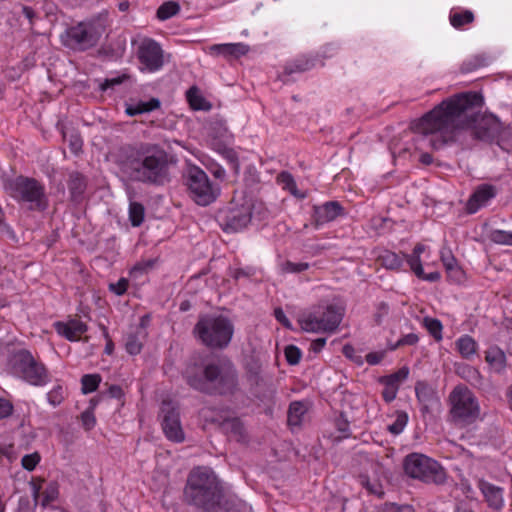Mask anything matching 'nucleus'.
I'll return each mask as SVG.
<instances>
[{
    "instance_id": "f257e3e1",
    "label": "nucleus",
    "mask_w": 512,
    "mask_h": 512,
    "mask_svg": "<svg viewBox=\"0 0 512 512\" xmlns=\"http://www.w3.org/2000/svg\"><path fill=\"white\" fill-rule=\"evenodd\" d=\"M483 104L476 92L454 95L435 106L412 123V130L429 137L433 149H440L457 140L463 129L472 128L471 135L480 140L492 139L499 132V122L493 116H481L475 111Z\"/></svg>"
},
{
    "instance_id": "f03ea898",
    "label": "nucleus",
    "mask_w": 512,
    "mask_h": 512,
    "mask_svg": "<svg viewBox=\"0 0 512 512\" xmlns=\"http://www.w3.org/2000/svg\"><path fill=\"white\" fill-rule=\"evenodd\" d=\"M119 168L131 181L163 186L170 181L167 154L164 150L140 146L128 147L119 159Z\"/></svg>"
},
{
    "instance_id": "7ed1b4c3",
    "label": "nucleus",
    "mask_w": 512,
    "mask_h": 512,
    "mask_svg": "<svg viewBox=\"0 0 512 512\" xmlns=\"http://www.w3.org/2000/svg\"><path fill=\"white\" fill-rule=\"evenodd\" d=\"M183 376L191 388L208 395H234L239 391L238 371L227 358L188 366Z\"/></svg>"
},
{
    "instance_id": "20e7f679",
    "label": "nucleus",
    "mask_w": 512,
    "mask_h": 512,
    "mask_svg": "<svg viewBox=\"0 0 512 512\" xmlns=\"http://www.w3.org/2000/svg\"><path fill=\"white\" fill-rule=\"evenodd\" d=\"M222 494L221 483L211 468L198 466L188 474L184 487V498L187 504L205 512L214 507V503L219 501Z\"/></svg>"
},
{
    "instance_id": "39448f33",
    "label": "nucleus",
    "mask_w": 512,
    "mask_h": 512,
    "mask_svg": "<svg viewBox=\"0 0 512 512\" xmlns=\"http://www.w3.org/2000/svg\"><path fill=\"white\" fill-rule=\"evenodd\" d=\"M193 335L207 348L223 350L231 343L234 324L223 315H202L193 328Z\"/></svg>"
},
{
    "instance_id": "423d86ee",
    "label": "nucleus",
    "mask_w": 512,
    "mask_h": 512,
    "mask_svg": "<svg viewBox=\"0 0 512 512\" xmlns=\"http://www.w3.org/2000/svg\"><path fill=\"white\" fill-rule=\"evenodd\" d=\"M4 188L17 202L27 203L30 210L44 211L48 207L45 187L34 178L17 176L7 180Z\"/></svg>"
},
{
    "instance_id": "0eeeda50",
    "label": "nucleus",
    "mask_w": 512,
    "mask_h": 512,
    "mask_svg": "<svg viewBox=\"0 0 512 512\" xmlns=\"http://www.w3.org/2000/svg\"><path fill=\"white\" fill-rule=\"evenodd\" d=\"M343 318V309L335 304L322 303L309 312L302 313L298 322L306 332L333 333L339 327Z\"/></svg>"
},
{
    "instance_id": "6e6552de",
    "label": "nucleus",
    "mask_w": 512,
    "mask_h": 512,
    "mask_svg": "<svg viewBox=\"0 0 512 512\" xmlns=\"http://www.w3.org/2000/svg\"><path fill=\"white\" fill-rule=\"evenodd\" d=\"M450 417L456 424L470 425L480 417V405L475 394L464 385H457L449 394Z\"/></svg>"
},
{
    "instance_id": "1a4fd4ad",
    "label": "nucleus",
    "mask_w": 512,
    "mask_h": 512,
    "mask_svg": "<svg viewBox=\"0 0 512 512\" xmlns=\"http://www.w3.org/2000/svg\"><path fill=\"white\" fill-rule=\"evenodd\" d=\"M405 474L424 483L443 484L446 473L443 467L434 459L421 454L410 453L403 460Z\"/></svg>"
},
{
    "instance_id": "9d476101",
    "label": "nucleus",
    "mask_w": 512,
    "mask_h": 512,
    "mask_svg": "<svg viewBox=\"0 0 512 512\" xmlns=\"http://www.w3.org/2000/svg\"><path fill=\"white\" fill-rule=\"evenodd\" d=\"M10 365L15 375L31 385L44 386L49 382L45 365L26 349L15 351L10 357Z\"/></svg>"
},
{
    "instance_id": "9b49d317",
    "label": "nucleus",
    "mask_w": 512,
    "mask_h": 512,
    "mask_svg": "<svg viewBox=\"0 0 512 512\" xmlns=\"http://www.w3.org/2000/svg\"><path fill=\"white\" fill-rule=\"evenodd\" d=\"M189 196L198 205L207 206L220 195L219 185L213 183L208 175L197 166H189L183 174Z\"/></svg>"
},
{
    "instance_id": "f8f14e48",
    "label": "nucleus",
    "mask_w": 512,
    "mask_h": 512,
    "mask_svg": "<svg viewBox=\"0 0 512 512\" xmlns=\"http://www.w3.org/2000/svg\"><path fill=\"white\" fill-rule=\"evenodd\" d=\"M103 33V27L94 22H80L66 29L61 39L66 47L84 51L97 45Z\"/></svg>"
},
{
    "instance_id": "ddd939ff",
    "label": "nucleus",
    "mask_w": 512,
    "mask_h": 512,
    "mask_svg": "<svg viewBox=\"0 0 512 512\" xmlns=\"http://www.w3.org/2000/svg\"><path fill=\"white\" fill-rule=\"evenodd\" d=\"M252 204L245 202L241 205L230 203L217 214V221L224 232L235 233L243 230L251 222Z\"/></svg>"
},
{
    "instance_id": "4468645a",
    "label": "nucleus",
    "mask_w": 512,
    "mask_h": 512,
    "mask_svg": "<svg viewBox=\"0 0 512 512\" xmlns=\"http://www.w3.org/2000/svg\"><path fill=\"white\" fill-rule=\"evenodd\" d=\"M163 414L162 429L165 436L173 442L180 443L184 441L185 436L180 422L179 412L170 402H163L161 406Z\"/></svg>"
},
{
    "instance_id": "2eb2a0df",
    "label": "nucleus",
    "mask_w": 512,
    "mask_h": 512,
    "mask_svg": "<svg viewBox=\"0 0 512 512\" xmlns=\"http://www.w3.org/2000/svg\"><path fill=\"white\" fill-rule=\"evenodd\" d=\"M140 63L150 72L159 70L163 66V51L160 45L153 40L142 42L138 49Z\"/></svg>"
},
{
    "instance_id": "dca6fc26",
    "label": "nucleus",
    "mask_w": 512,
    "mask_h": 512,
    "mask_svg": "<svg viewBox=\"0 0 512 512\" xmlns=\"http://www.w3.org/2000/svg\"><path fill=\"white\" fill-rule=\"evenodd\" d=\"M496 195L497 189L491 184L477 186L466 203V212L468 214L476 213L479 209L485 207Z\"/></svg>"
},
{
    "instance_id": "f3484780",
    "label": "nucleus",
    "mask_w": 512,
    "mask_h": 512,
    "mask_svg": "<svg viewBox=\"0 0 512 512\" xmlns=\"http://www.w3.org/2000/svg\"><path fill=\"white\" fill-rule=\"evenodd\" d=\"M477 487L482 493L488 507L499 512L504 507V490L502 487L496 486L484 479H479Z\"/></svg>"
},
{
    "instance_id": "a211bd4d",
    "label": "nucleus",
    "mask_w": 512,
    "mask_h": 512,
    "mask_svg": "<svg viewBox=\"0 0 512 512\" xmlns=\"http://www.w3.org/2000/svg\"><path fill=\"white\" fill-rule=\"evenodd\" d=\"M313 220L316 227L335 220L344 214V208L338 201H327L313 207Z\"/></svg>"
},
{
    "instance_id": "6ab92c4d",
    "label": "nucleus",
    "mask_w": 512,
    "mask_h": 512,
    "mask_svg": "<svg viewBox=\"0 0 512 512\" xmlns=\"http://www.w3.org/2000/svg\"><path fill=\"white\" fill-rule=\"evenodd\" d=\"M415 393L423 414L430 413L434 407L440 404L436 390L424 381L416 383Z\"/></svg>"
},
{
    "instance_id": "aec40b11",
    "label": "nucleus",
    "mask_w": 512,
    "mask_h": 512,
    "mask_svg": "<svg viewBox=\"0 0 512 512\" xmlns=\"http://www.w3.org/2000/svg\"><path fill=\"white\" fill-rule=\"evenodd\" d=\"M55 329L57 333L69 341H76L87 331V325L80 320L72 319L68 322H56Z\"/></svg>"
},
{
    "instance_id": "412c9836",
    "label": "nucleus",
    "mask_w": 512,
    "mask_h": 512,
    "mask_svg": "<svg viewBox=\"0 0 512 512\" xmlns=\"http://www.w3.org/2000/svg\"><path fill=\"white\" fill-rule=\"evenodd\" d=\"M249 51V47L243 43L215 44L210 47V54L222 56L226 59L239 58Z\"/></svg>"
},
{
    "instance_id": "4be33fe9",
    "label": "nucleus",
    "mask_w": 512,
    "mask_h": 512,
    "mask_svg": "<svg viewBox=\"0 0 512 512\" xmlns=\"http://www.w3.org/2000/svg\"><path fill=\"white\" fill-rule=\"evenodd\" d=\"M222 431L236 442L246 441V431L243 423L237 417L224 419L220 425Z\"/></svg>"
},
{
    "instance_id": "5701e85b",
    "label": "nucleus",
    "mask_w": 512,
    "mask_h": 512,
    "mask_svg": "<svg viewBox=\"0 0 512 512\" xmlns=\"http://www.w3.org/2000/svg\"><path fill=\"white\" fill-rule=\"evenodd\" d=\"M245 510L246 504L241 499L222 494V496L219 497V501L214 503V507L205 512H244Z\"/></svg>"
},
{
    "instance_id": "b1692460",
    "label": "nucleus",
    "mask_w": 512,
    "mask_h": 512,
    "mask_svg": "<svg viewBox=\"0 0 512 512\" xmlns=\"http://www.w3.org/2000/svg\"><path fill=\"white\" fill-rule=\"evenodd\" d=\"M67 185L72 201L80 202L87 187L86 178L79 172H72Z\"/></svg>"
},
{
    "instance_id": "393cba45",
    "label": "nucleus",
    "mask_w": 512,
    "mask_h": 512,
    "mask_svg": "<svg viewBox=\"0 0 512 512\" xmlns=\"http://www.w3.org/2000/svg\"><path fill=\"white\" fill-rule=\"evenodd\" d=\"M485 360L496 373H502L506 368V355L497 346H492L485 352Z\"/></svg>"
},
{
    "instance_id": "a878e982",
    "label": "nucleus",
    "mask_w": 512,
    "mask_h": 512,
    "mask_svg": "<svg viewBox=\"0 0 512 512\" xmlns=\"http://www.w3.org/2000/svg\"><path fill=\"white\" fill-rule=\"evenodd\" d=\"M308 411V403L304 401H293L288 408L287 421L290 426H300L303 417Z\"/></svg>"
},
{
    "instance_id": "bb28decb",
    "label": "nucleus",
    "mask_w": 512,
    "mask_h": 512,
    "mask_svg": "<svg viewBox=\"0 0 512 512\" xmlns=\"http://www.w3.org/2000/svg\"><path fill=\"white\" fill-rule=\"evenodd\" d=\"M161 103L158 98H151L149 101H139L136 104L126 107V114L133 117L143 113H149L160 107Z\"/></svg>"
},
{
    "instance_id": "cd10ccee",
    "label": "nucleus",
    "mask_w": 512,
    "mask_h": 512,
    "mask_svg": "<svg viewBox=\"0 0 512 512\" xmlns=\"http://www.w3.org/2000/svg\"><path fill=\"white\" fill-rule=\"evenodd\" d=\"M314 67V60L307 57H299L285 66L286 75L306 72Z\"/></svg>"
},
{
    "instance_id": "c85d7f7f",
    "label": "nucleus",
    "mask_w": 512,
    "mask_h": 512,
    "mask_svg": "<svg viewBox=\"0 0 512 512\" xmlns=\"http://www.w3.org/2000/svg\"><path fill=\"white\" fill-rule=\"evenodd\" d=\"M143 327L137 328L136 332L130 333L126 337L125 348L130 355H137L141 352L143 344L140 337H143Z\"/></svg>"
},
{
    "instance_id": "c756f323",
    "label": "nucleus",
    "mask_w": 512,
    "mask_h": 512,
    "mask_svg": "<svg viewBox=\"0 0 512 512\" xmlns=\"http://www.w3.org/2000/svg\"><path fill=\"white\" fill-rule=\"evenodd\" d=\"M456 347L458 352L464 358H470L477 351V343L469 335H463L456 341Z\"/></svg>"
},
{
    "instance_id": "7c9ffc66",
    "label": "nucleus",
    "mask_w": 512,
    "mask_h": 512,
    "mask_svg": "<svg viewBox=\"0 0 512 512\" xmlns=\"http://www.w3.org/2000/svg\"><path fill=\"white\" fill-rule=\"evenodd\" d=\"M246 377L251 387H259L264 384L261 375V365L257 361H251L246 366Z\"/></svg>"
},
{
    "instance_id": "2f4dec72",
    "label": "nucleus",
    "mask_w": 512,
    "mask_h": 512,
    "mask_svg": "<svg viewBox=\"0 0 512 512\" xmlns=\"http://www.w3.org/2000/svg\"><path fill=\"white\" fill-rule=\"evenodd\" d=\"M187 100L194 110H208L210 109V104L205 100V98L200 94L198 88L191 87L186 92Z\"/></svg>"
},
{
    "instance_id": "473e14b6",
    "label": "nucleus",
    "mask_w": 512,
    "mask_h": 512,
    "mask_svg": "<svg viewBox=\"0 0 512 512\" xmlns=\"http://www.w3.org/2000/svg\"><path fill=\"white\" fill-rule=\"evenodd\" d=\"M474 19V14L470 10L451 12L449 15L450 24L456 29H460L464 25L472 23Z\"/></svg>"
},
{
    "instance_id": "72a5a7b5",
    "label": "nucleus",
    "mask_w": 512,
    "mask_h": 512,
    "mask_svg": "<svg viewBox=\"0 0 512 512\" xmlns=\"http://www.w3.org/2000/svg\"><path fill=\"white\" fill-rule=\"evenodd\" d=\"M457 373L464 380H466L467 382L474 386H478L482 382V376L480 372L470 365H462L458 367Z\"/></svg>"
},
{
    "instance_id": "f704fd0d",
    "label": "nucleus",
    "mask_w": 512,
    "mask_h": 512,
    "mask_svg": "<svg viewBox=\"0 0 512 512\" xmlns=\"http://www.w3.org/2000/svg\"><path fill=\"white\" fill-rule=\"evenodd\" d=\"M145 217V208L142 203L131 201L129 204V221L133 227H139Z\"/></svg>"
},
{
    "instance_id": "c9c22d12",
    "label": "nucleus",
    "mask_w": 512,
    "mask_h": 512,
    "mask_svg": "<svg viewBox=\"0 0 512 512\" xmlns=\"http://www.w3.org/2000/svg\"><path fill=\"white\" fill-rule=\"evenodd\" d=\"M378 259L382 266L391 270L399 269L403 262L402 258L392 251L383 252Z\"/></svg>"
},
{
    "instance_id": "e433bc0d",
    "label": "nucleus",
    "mask_w": 512,
    "mask_h": 512,
    "mask_svg": "<svg viewBox=\"0 0 512 512\" xmlns=\"http://www.w3.org/2000/svg\"><path fill=\"white\" fill-rule=\"evenodd\" d=\"M180 11V5L175 1H167L164 2L158 9H157V18L159 20H167L176 14H178Z\"/></svg>"
},
{
    "instance_id": "4c0bfd02",
    "label": "nucleus",
    "mask_w": 512,
    "mask_h": 512,
    "mask_svg": "<svg viewBox=\"0 0 512 512\" xmlns=\"http://www.w3.org/2000/svg\"><path fill=\"white\" fill-rule=\"evenodd\" d=\"M99 374H85L81 378V390L83 394H89L97 390L101 383Z\"/></svg>"
},
{
    "instance_id": "58836bf2",
    "label": "nucleus",
    "mask_w": 512,
    "mask_h": 512,
    "mask_svg": "<svg viewBox=\"0 0 512 512\" xmlns=\"http://www.w3.org/2000/svg\"><path fill=\"white\" fill-rule=\"evenodd\" d=\"M424 326L435 340L440 341L442 339L443 326L440 320L436 318L425 317Z\"/></svg>"
},
{
    "instance_id": "ea45409f",
    "label": "nucleus",
    "mask_w": 512,
    "mask_h": 512,
    "mask_svg": "<svg viewBox=\"0 0 512 512\" xmlns=\"http://www.w3.org/2000/svg\"><path fill=\"white\" fill-rule=\"evenodd\" d=\"M489 239L496 244L512 245V232L495 229L490 232Z\"/></svg>"
},
{
    "instance_id": "a19ab883",
    "label": "nucleus",
    "mask_w": 512,
    "mask_h": 512,
    "mask_svg": "<svg viewBox=\"0 0 512 512\" xmlns=\"http://www.w3.org/2000/svg\"><path fill=\"white\" fill-rule=\"evenodd\" d=\"M379 382L384 385V389L382 391L383 399L387 403L392 402L396 398L399 387L383 377L380 378Z\"/></svg>"
},
{
    "instance_id": "79ce46f5",
    "label": "nucleus",
    "mask_w": 512,
    "mask_h": 512,
    "mask_svg": "<svg viewBox=\"0 0 512 512\" xmlns=\"http://www.w3.org/2000/svg\"><path fill=\"white\" fill-rule=\"evenodd\" d=\"M277 181L284 189H287L291 194L297 195V186L293 176L286 171L281 172L277 176Z\"/></svg>"
},
{
    "instance_id": "37998d69",
    "label": "nucleus",
    "mask_w": 512,
    "mask_h": 512,
    "mask_svg": "<svg viewBox=\"0 0 512 512\" xmlns=\"http://www.w3.org/2000/svg\"><path fill=\"white\" fill-rule=\"evenodd\" d=\"M419 337L415 333H409L402 336L397 342L389 344L388 348L391 351H394L403 346H414L418 343Z\"/></svg>"
},
{
    "instance_id": "c03bdc74",
    "label": "nucleus",
    "mask_w": 512,
    "mask_h": 512,
    "mask_svg": "<svg viewBox=\"0 0 512 512\" xmlns=\"http://www.w3.org/2000/svg\"><path fill=\"white\" fill-rule=\"evenodd\" d=\"M485 65L486 61L482 56H474L464 61L460 69L462 73H469Z\"/></svg>"
},
{
    "instance_id": "a18cd8bd",
    "label": "nucleus",
    "mask_w": 512,
    "mask_h": 512,
    "mask_svg": "<svg viewBox=\"0 0 512 512\" xmlns=\"http://www.w3.org/2000/svg\"><path fill=\"white\" fill-rule=\"evenodd\" d=\"M408 422V415L405 412H399L395 421L388 425V431L392 434H400Z\"/></svg>"
},
{
    "instance_id": "49530a36",
    "label": "nucleus",
    "mask_w": 512,
    "mask_h": 512,
    "mask_svg": "<svg viewBox=\"0 0 512 512\" xmlns=\"http://www.w3.org/2000/svg\"><path fill=\"white\" fill-rule=\"evenodd\" d=\"M65 398V389L61 385L55 386L50 392L47 394L48 402L53 405L57 406L62 403V401Z\"/></svg>"
},
{
    "instance_id": "de8ad7c7",
    "label": "nucleus",
    "mask_w": 512,
    "mask_h": 512,
    "mask_svg": "<svg viewBox=\"0 0 512 512\" xmlns=\"http://www.w3.org/2000/svg\"><path fill=\"white\" fill-rule=\"evenodd\" d=\"M284 354L286 361L290 365H297L300 362L302 356L301 350L295 345H288L284 350Z\"/></svg>"
},
{
    "instance_id": "09e8293b",
    "label": "nucleus",
    "mask_w": 512,
    "mask_h": 512,
    "mask_svg": "<svg viewBox=\"0 0 512 512\" xmlns=\"http://www.w3.org/2000/svg\"><path fill=\"white\" fill-rule=\"evenodd\" d=\"M403 256L406 259L407 263L409 264L411 270L415 273L416 276L423 275V267H422L420 256L415 255L413 253L403 254Z\"/></svg>"
},
{
    "instance_id": "8fccbe9b",
    "label": "nucleus",
    "mask_w": 512,
    "mask_h": 512,
    "mask_svg": "<svg viewBox=\"0 0 512 512\" xmlns=\"http://www.w3.org/2000/svg\"><path fill=\"white\" fill-rule=\"evenodd\" d=\"M309 268V264L306 262L294 263L286 261L281 265L283 273H301Z\"/></svg>"
},
{
    "instance_id": "3c124183",
    "label": "nucleus",
    "mask_w": 512,
    "mask_h": 512,
    "mask_svg": "<svg viewBox=\"0 0 512 512\" xmlns=\"http://www.w3.org/2000/svg\"><path fill=\"white\" fill-rule=\"evenodd\" d=\"M40 455L38 452L24 455L21 460L22 467L27 471H33L40 462Z\"/></svg>"
},
{
    "instance_id": "603ef678",
    "label": "nucleus",
    "mask_w": 512,
    "mask_h": 512,
    "mask_svg": "<svg viewBox=\"0 0 512 512\" xmlns=\"http://www.w3.org/2000/svg\"><path fill=\"white\" fill-rule=\"evenodd\" d=\"M408 375H409V369L407 367H402L398 371H396L390 375L383 376V378L396 384L399 387L400 383L403 382L404 380H406Z\"/></svg>"
},
{
    "instance_id": "864d4df0",
    "label": "nucleus",
    "mask_w": 512,
    "mask_h": 512,
    "mask_svg": "<svg viewBox=\"0 0 512 512\" xmlns=\"http://www.w3.org/2000/svg\"><path fill=\"white\" fill-rule=\"evenodd\" d=\"M389 314V305L386 302H380L376 306L374 313V322L377 325H381L384 318Z\"/></svg>"
},
{
    "instance_id": "5fc2aeb1",
    "label": "nucleus",
    "mask_w": 512,
    "mask_h": 512,
    "mask_svg": "<svg viewBox=\"0 0 512 512\" xmlns=\"http://www.w3.org/2000/svg\"><path fill=\"white\" fill-rule=\"evenodd\" d=\"M58 488L56 484H49V486L43 492L42 505L46 506L49 503L55 501L58 497Z\"/></svg>"
},
{
    "instance_id": "6e6d98bb",
    "label": "nucleus",
    "mask_w": 512,
    "mask_h": 512,
    "mask_svg": "<svg viewBox=\"0 0 512 512\" xmlns=\"http://www.w3.org/2000/svg\"><path fill=\"white\" fill-rule=\"evenodd\" d=\"M80 419L85 430H91L96 424V418L93 411L90 409H86L84 412H82Z\"/></svg>"
},
{
    "instance_id": "4d7b16f0",
    "label": "nucleus",
    "mask_w": 512,
    "mask_h": 512,
    "mask_svg": "<svg viewBox=\"0 0 512 512\" xmlns=\"http://www.w3.org/2000/svg\"><path fill=\"white\" fill-rule=\"evenodd\" d=\"M223 156L229 163L230 168L234 171V173L237 174L239 172V161L237 153L232 149H226L223 152Z\"/></svg>"
},
{
    "instance_id": "13d9d810",
    "label": "nucleus",
    "mask_w": 512,
    "mask_h": 512,
    "mask_svg": "<svg viewBox=\"0 0 512 512\" xmlns=\"http://www.w3.org/2000/svg\"><path fill=\"white\" fill-rule=\"evenodd\" d=\"M126 75L117 76L114 78H107L100 84V90L106 91L110 88H114L117 85H120L123 83V81L126 79Z\"/></svg>"
},
{
    "instance_id": "bf43d9fd",
    "label": "nucleus",
    "mask_w": 512,
    "mask_h": 512,
    "mask_svg": "<svg viewBox=\"0 0 512 512\" xmlns=\"http://www.w3.org/2000/svg\"><path fill=\"white\" fill-rule=\"evenodd\" d=\"M13 410V404L9 400L0 397V420L11 416Z\"/></svg>"
},
{
    "instance_id": "052dcab7",
    "label": "nucleus",
    "mask_w": 512,
    "mask_h": 512,
    "mask_svg": "<svg viewBox=\"0 0 512 512\" xmlns=\"http://www.w3.org/2000/svg\"><path fill=\"white\" fill-rule=\"evenodd\" d=\"M441 261L446 269V271L451 270L453 267L457 266L456 258L451 254L450 251H442L441 252Z\"/></svg>"
},
{
    "instance_id": "680f3d73",
    "label": "nucleus",
    "mask_w": 512,
    "mask_h": 512,
    "mask_svg": "<svg viewBox=\"0 0 512 512\" xmlns=\"http://www.w3.org/2000/svg\"><path fill=\"white\" fill-rule=\"evenodd\" d=\"M336 428H337V431L341 433L339 438L350 437L351 433H350V429H349V422L347 421V419H344L342 417L338 418L336 420Z\"/></svg>"
},
{
    "instance_id": "e2e57ef3",
    "label": "nucleus",
    "mask_w": 512,
    "mask_h": 512,
    "mask_svg": "<svg viewBox=\"0 0 512 512\" xmlns=\"http://www.w3.org/2000/svg\"><path fill=\"white\" fill-rule=\"evenodd\" d=\"M109 288L116 295H122L127 291L128 288V280L125 278H121L117 283H111Z\"/></svg>"
},
{
    "instance_id": "0e129e2a",
    "label": "nucleus",
    "mask_w": 512,
    "mask_h": 512,
    "mask_svg": "<svg viewBox=\"0 0 512 512\" xmlns=\"http://www.w3.org/2000/svg\"><path fill=\"white\" fill-rule=\"evenodd\" d=\"M83 141L79 135H71L69 139V146L74 154H78L82 149Z\"/></svg>"
},
{
    "instance_id": "69168bd1",
    "label": "nucleus",
    "mask_w": 512,
    "mask_h": 512,
    "mask_svg": "<svg viewBox=\"0 0 512 512\" xmlns=\"http://www.w3.org/2000/svg\"><path fill=\"white\" fill-rule=\"evenodd\" d=\"M274 316L276 320L280 322L285 328L292 329V323L281 308H276L274 310Z\"/></svg>"
},
{
    "instance_id": "338daca9",
    "label": "nucleus",
    "mask_w": 512,
    "mask_h": 512,
    "mask_svg": "<svg viewBox=\"0 0 512 512\" xmlns=\"http://www.w3.org/2000/svg\"><path fill=\"white\" fill-rule=\"evenodd\" d=\"M448 277L454 282H461L464 278V271L457 265L451 270L447 271Z\"/></svg>"
},
{
    "instance_id": "774afa93",
    "label": "nucleus",
    "mask_w": 512,
    "mask_h": 512,
    "mask_svg": "<svg viewBox=\"0 0 512 512\" xmlns=\"http://www.w3.org/2000/svg\"><path fill=\"white\" fill-rule=\"evenodd\" d=\"M107 394L111 398L120 399L123 396V390L119 385H110Z\"/></svg>"
}]
</instances>
